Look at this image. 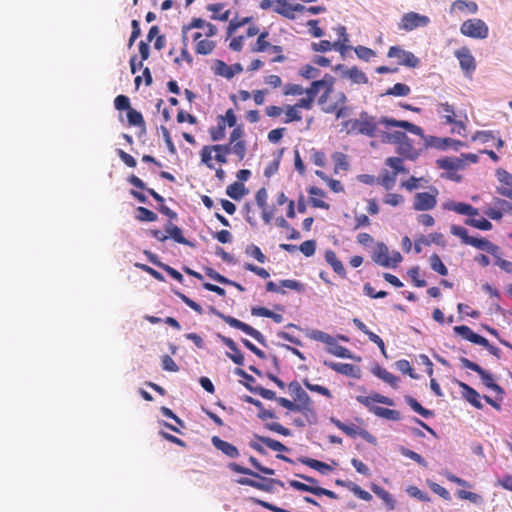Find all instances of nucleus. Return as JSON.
<instances>
[{
	"mask_svg": "<svg viewBox=\"0 0 512 512\" xmlns=\"http://www.w3.org/2000/svg\"><path fill=\"white\" fill-rule=\"evenodd\" d=\"M335 78L326 73L321 79L314 80L310 86L305 90L306 96L299 99L294 105L298 109L311 110L316 96L320 93L318 104L323 106L322 110L325 113H333L336 118H343L348 114L346 107L347 97L344 92H339L334 102L328 103V97L333 92Z\"/></svg>",
	"mask_w": 512,
	"mask_h": 512,
	"instance_id": "nucleus-1",
	"label": "nucleus"
},
{
	"mask_svg": "<svg viewBox=\"0 0 512 512\" xmlns=\"http://www.w3.org/2000/svg\"><path fill=\"white\" fill-rule=\"evenodd\" d=\"M356 400L367 407L370 412L378 417L392 421H399L401 419V414L399 411L373 405V403H381L388 406H393V399L387 396L381 395L379 393H373L370 396L359 395L356 397Z\"/></svg>",
	"mask_w": 512,
	"mask_h": 512,
	"instance_id": "nucleus-2",
	"label": "nucleus"
},
{
	"mask_svg": "<svg viewBox=\"0 0 512 512\" xmlns=\"http://www.w3.org/2000/svg\"><path fill=\"white\" fill-rule=\"evenodd\" d=\"M228 468L235 473L250 475V476L260 478L263 480L262 482H259V481H255L250 478H240L237 480V483L240 485L250 486V487L256 488L258 490L265 491V492H271L273 490V486L275 484L280 487L284 486V483L281 480L273 479V478L265 479V478L261 477L258 473L252 471L251 469L243 467L235 462L229 463Z\"/></svg>",
	"mask_w": 512,
	"mask_h": 512,
	"instance_id": "nucleus-3",
	"label": "nucleus"
},
{
	"mask_svg": "<svg viewBox=\"0 0 512 512\" xmlns=\"http://www.w3.org/2000/svg\"><path fill=\"white\" fill-rule=\"evenodd\" d=\"M347 134H361L373 138L377 135L378 123L375 117L362 111L359 118L348 119L343 122Z\"/></svg>",
	"mask_w": 512,
	"mask_h": 512,
	"instance_id": "nucleus-4",
	"label": "nucleus"
},
{
	"mask_svg": "<svg viewBox=\"0 0 512 512\" xmlns=\"http://www.w3.org/2000/svg\"><path fill=\"white\" fill-rule=\"evenodd\" d=\"M450 232L454 236H457L461 239V242L465 245L473 246L479 250H484L492 256H497L499 253V247L493 244L491 241L485 238H476L468 235V231L466 228L459 225H452L450 227Z\"/></svg>",
	"mask_w": 512,
	"mask_h": 512,
	"instance_id": "nucleus-5",
	"label": "nucleus"
},
{
	"mask_svg": "<svg viewBox=\"0 0 512 512\" xmlns=\"http://www.w3.org/2000/svg\"><path fill=\"white\" fill-rule=\"evenodd\" d=\"M228 154H230V145L226 144L205 145L200 151L201 162L209 169H214L213 159L220 164H226Z\"/></svg>",
	"mask_w": 512,
	"mask_h": 512,
	"instance_id": "nucleus-6",
	"label": "nucleus"
},
{
	"mask_svg": "<svg viewBox=\"0 0 512 512\" xmlns=\"http://www.w3.org/2000/svg\"><path fill=\"white\" fill-rule=\"evenodd\" d=\"M309 338L326 344L328 353L336 357L345 359H350L352 357L351 352L348 348L339 345L337 343L336 338H334L333 336L326 332L320 330H313L309 334Z\"/></svg>",
	"mask_w": 512,
	"mask_h": 512,
	"instance_id": "nucleus-7",
	"label": "nucleus"
},
{
	"mask_svg": "<svg viewBox=\"0 0 512 512\" xmlns=\"http://www.w3.org/2000/svg\"><path fill=\"white\" fill-rule=\"evenodd\" d=\"M269 36L268 31H262L252 46L251 51L255 53L261 52H269L274 54V57L271 58V62L273 63H283L286 61V56L283 54V47L280 45L271 44L267 38Z\"/></svg>",
	"mask_w": 512,
	"mask_h": 512,
	"instance_id": "nucleus-8",
	"label": "nucleus"
},
{
	"mask_svg": "<svg viewBox=\"0 0 512 512\" xmlns=\"http://www.w3.org/2000/svg\"><path fill=\"white\" fill-rule=\"evenodd\" d=\"M436 111L440 117L444 119L445 124L453 125V133L465 135L466 125L463 121L457 120V114L454 106L450 105L448 102L439 103Z\"/></svg>",
	"mask_w": 512,
	"mask_h": 512,
	"instance_id": "nucleus-9",
	"label": "nucleus"
},
{
	"mask_svg": "<svg viewBox=\"0 0 512 512\" xmlns=\"http://www.w3.org/2000/svg\"><path fill=\"white\" fill-rule=\"evenodd\" d=\"M460 32L466 37L474 39H485L488 37L489 28L482 19L472 18L464 21L461 24Z\"/></svg>",
	"mask_w": 512,
	"mask_h": 512,
	"instance_id": "nucleus-10",
	"label": "nucleus"
},
{
	"mask_svg": "<svg viewBox=\"0 0 512 512\" xmlns=\"http://www.w3.org/2000/svg\"><path fill=\"white\" fill-rule=\"evenodd\" d=\"M211 312L214 313L215 315H217L219 318H221L229 326L243 331L247 335L254 338L260 344L265 345V337L262 335V333H260L258 330H256L252 326H250L232 316L224 315L223 313L218 312L215 308H211Z\"/></svg>",
	"mask_w": 512,
	"mask_h": 512,
	"instance_id": "nucleus-11",
	"label": "nucleus"
},
{
	"mask_svg": "<svg viewBox=\"0 0 512 512\" xmlns=\"http://www.w3.org/2000/svg\"><path fill=\"white\" fill-rule=\"evenodd\" d=\"M373 260L383 267H396L402 261V256L398 251L390 252L384 243H378L373 254Z\"/></svg>",
	"mask_w": 512,
	"mask_h": 512,
	"instance_id": "nucleus-12",
	"label": "nucleus"
},
{
	"mask_svg": "<svg viewBox=\"0 0 512 512\" xmlns=\"http://www.w3.org/2000/svg\"><path fill=\"white\" fill-rule=\"evenodd\" d=\"M264 445L276 452H287L289 448L282 444L280 441L272 439L270 437L260 436L255 434L253 439L249 442L250 448L257 451L258 453L265 455L267 452Z\"/></svg>",
	"mask_w": 512,
	"mask_h": 512,
	"instance_id": "nucleus-13",
	"label": "nucleus"
},
{
	"mask_svg": "<svg viewBox=\"0 0 512 512\" xmlns=\"http://www.w3.org/2000/svg\"><path fill=\"white\" fill-rule=\"evenodd\" d=\"M460 362L464 368L470 369V370L476 372L480 376L482 383L487 388L492 389L499 393L503 392L502 387L495 383L493 375L491 373H489L488 371L484 370L480 365H478L477 363H475L465 357H461Z\"/></svg>",
	"mask_w": 512,
	"mask_h": 512,
	"instance_id": "nucleus-14",
	"label": "nucleus"
},
{
	"mask_svg": "<svg viewBox=\"0 0 512 512\" xmlns=\"http://www.w3.org/2000/svg\"><path fill=\"white\" fill-rule=\"evenodd\" d=\"M244 130L241 126L235 127L229 137L230 153H234L239 161L246 155V142L243 140Z\"/></svg>",
	"mask_w": 512,
	"mask_h": 512,
	"instance_id": "nucleus-15",
	"label": "nucleus"
},
{
	"mask_svg": "<svg viewBox=\"0 0 512 512\" xmlns=\"http://www.w3.org/2000/svg\"><path fill=\"white\" fill-rule=\"evenodd\" d=\"M438 190L431 188L430 192H419L414 196L413 209L416 211H427L433 209L437 204Z\"/></svg>",
	"mask_w": 512,
	"mask_h": 512,
	"instance_id": "nucleus-16",
	"label": "nucleus"
},
{
	"mask_svg": "<svg viewBox=\"0 0 512 512\" xmlns=\"http://www.w3.org/2000/svg\"><path fill=\"white\" fill-rule=\"evenodd\" d=\"M388 58H395L399 65L415 68L419 64V59L410 51H406L399 46H391L387 53Z\"/></svg>",
	"mask_w": 512,
	"mask_h": 512,
	"instance_id": "nucleus-17",
	"label": "nucleus"
},
{
	"mask_svg": "<svg viewBox=\"0 0 512 512\" xmlns=\"http://www.w3.org/2000/svg\"><path fill=\"white\" fill-rule=\"evenodd\" d=\"M331 422L338 429H340L342 432H344L346 435H348L350 437L354 438L356 436H360L364 440H366L368 443L376 444V438L371 433H369L367 430L360 428L359 426H356L354 424L347 425L335 418H331Z\"/></svg>",
	"mask_w": 512,
	"mask_h": 512,
	"instance_id": "nucleus-18",
	"label": "nucleus"
},
{
	"mask_svg": "<svg viewBox=\"0 0 512 512\" xmlns=\"http://www.w3.org/2000/svg\"><path fill=\"white\" fill-rule=\"evenodd\" d=\"M458 59L460 67L466 77H471L476 70V61L471 51L467 47H461L454 53Z\"/></svg>",
	"mask_w": 512,
	"mask_h": 512,
	"instance_id": "nucleus-19",
	"label": "nucleus"
},
{
	"mask_svg": "<svg viewBox=\"0 0 512 512\" xmlns=\"http://www.w3.org/2000/svg\"><path fill=\"white\" fill-rule=\"evenodd\" d=\"M379 123L384 125L387 128H390V127L403 128V129H405V131L410 132L417 136L423 137V135H424L423 129L420 126L415 125L406 120H396V119L388 117V116H382L379 119Z\"/></svg>",
	"mask_w": 512,
	"mask_h": 512,
	"instance_id": "nucleus-20",
	"label": "nucleus"
},
{
	"mask_svg": "<svg viewBox=\"0 0 512 512\" xmlns=\"http://www.w3.org/2000/svg\"><path fill=\"white\" fill-rule=\"evenodd\" d=\"M289 485L296 490L303 491V492H309L316 496L324 495L331 499H338V495L334 491L326 489V488L308 485L306 483H303V482H300L297 480H290Z\"/></svg>",
	"mask_w": 512,
	"mask_h": 512,
	"instance_id": "nucleus-21",
	"label": "nucleus"
},
{
	"mask_svg": "<svg viewBox=\"0 0 512 512\" xmlns=\"http://www.w3.org/2000/svg\"><path fill=\"white\" fill-rule=\"evenodd\" d=\"M324 366L347 377L360 378V368L350 363H337L332 361H323Z\"/></svg>",
	"mask_w": 512,
	"mask_h": 512,
	"instance_id": "nucleus-22",
	"label": "nucleus"
},
{
	"mask_svg": "<svg viewBox=\"0 0 512 512\" xmlns=\"http://www.w3.org/2000/svg\"><path fill=\"white\" fill-rule=\"evenodd\" d=\"M431 244H436L439 246H444V236L439 232H434L429 234L428 236L420 235L414 241V250L418 254L422 252L423 246H430Z\"/></svg>",
	"mask_w": 512,
	"mask_h": 512,
	"instance_id": "nucleus-23",
	"label": "nucleus"
},
{
	"mask_svg": "<svg viewBox=\"0 0 512 512\" xmlns=\"http://www.w3.org/2000/svg\"><path fill=\"white\" fill-rule=\"evenodd\" d=\"M429 23L427 16L419 15L415 12L406 13L402 17L401 28L406 31H411L420 26H426Z\"/></svg>",
	"mask_w": 512,
	"mask_h": 512,
	"instance_id": "nucleus-24",
	"label": "nucleus"
},
{
	"mask_svg": "<svg viewBox=\"0 0 512 512\" xmlns=\"http://www.w3.org/2000/svg\"><path fill=\"white\" fill-rule=\"evenodd\" d=\"M443 209L448 211H454L461 215L476 216L479 214L477 208L464 202L448 201L443 204Z\"/></svg>",
	"mask_w": 512,
	"mask_h": 512,
	"instance_id": "nucleus-25",
	"label": "nucleus"
},
{
	"mask_svg": "<svg viewBox=\"0 0 512 512\" xmlns=\"http://www.w3.org/2000/svg\"><path fill=\"white\" fill-rule=\"evenodd\" d=\"M497 178L500 182L497 192L512 199V175L504 169H498Z\"/></svg>",
	"mask_w": 512,
	"mask_h": 512,
	"instance_id": "nucleus-26",
	"label": "nucleus"
},
{
	"mask_svg": "<svg viewBox=\"0 0 512 512\" xmlns=\"http://www.w3.org/2000/svg\"><path fill=\"white\" fill-rule=\"evenodd\" d=\"M211 443L217 450L221 451L225 456L232 459L239 457L238 448L235 445L225 440H222L219 436H213L211 438Z\"/></svg>",
	"mask_w": 512,
	"mask_h": 512,
	"instance_id": "nucleus-27",
	"label": "nucleus"
},
{
	"mask_svg": "<svg viewBox=\"0 0 512 512\" xmlns=\"http://www.w3.org/2000/svg\"><path fill=\"white\" fill-rule=\"evenodd\" d=\"M311 49L314 52H327L330 50H336L341 54H344L349 49V46H344L343 43L340 42L321 40L320 42L311 43Z\"/></svg>",
	"mask_w": 512,
	"mask_h": 512,
	"instance_id": "nucleus-28",
	"label": "nucleus"
},
{
	"mask_svg": "<svg viewBox=\"0 0 512 512\" xmlns=\"http://www.w3.org/2000/svg\"><path fill=\"white\" fill-rule=\"evenodd\" d=\"M396 152L404 159L416 160L419 156V152L413 146L412 141L407 137L404 141L397 144Z\"/></svg>",
	"mask_w": 512,
	"mask_h": 512,
	"instance_id": "nucleus-29",
	"label": "nucleus"
},
{
	"mask_svg": "<svg viewBox=\"0 0 512 512\" xmlns=\"http://www.w3.org/2000/svg\"><path fill=\"white\" fill-rule=\"evenodd\" d=\"M458 385L462 389V395L466 401H468L477 409L483 408V405L480 401V395L473 387L461 381L458 382Z\"/></svg>",
	"mask_w": 512,
	"mask_h": 512,
	"instance_id": "nucleus-30",
	"label": "nucleus"
},
{
	"mask_svg": "<svg viewBox=\"0 0 512 512\" xmlns=\"http://www.w3.org/2000/svg\"><path fill=\"white\" fill-rule=\"evenodd\" d=\"M453 330L456 334L460 335L461 337L470 341L471 343L477 345L486 343L485 337L475 333L470 327L466 325L455 326Z\"/></svg>",
	"mask_w": 512,
	"mask_h": 512,
	"instance_id": "nucleus-31",
	"label": "nucleus"
},
{
	"mask_svg": "<svg viewBox=\"0 0 512 512\" xmlns=\"http://www.w3.org/2000/svg\"><path fill=\"white\" fill-rule=\"evenodd\" d=\"M288 389L291 395L294 397L297 405L308 404L312 401L310 396L303 390L298 381H292L288 384Z\"/></svg>",
	"mask_w": 512,
	"mask_h": 512,
	"instance_id": "nucleus-32",
	"label": "nucleus"
},
{
	"mask_svg": "<svg viewBox=\"0 0 512 512\" xmlns=\"http://www.w3.org/2000/svg\"><path fill=\"white\" fill-rule=\"evenodd\" d=\"M221 341L232 351V353H227V356L237 365L244 364V356L241 351L238 349L236 343L226 336H220Z\"/></svg>",
	"mask_w": 512,
	"mask_h": 512,
	"instance_id": "nucleus-33",
	"label": "nucleus"
},
{
	"mask_svg": "<svg viewBox=\"0 0 512 512\" xmlns=\"http://www.w3.org/2000/svg\"><path fill=\"white\" fill-rule=\"evenodd\" d=\"M324 257L326 262L332 267L335 273H337L342 278L346 277V270L344 268V265L337 258V255L333 250H326Z\"/></svg>",
	"mask_w": 512,
	"mask_h": 512,
	"instance_id": "nucleus-34",
	"label": "nucleus"
},
{
	"mask_svg": "<svg viewBox=\"0 0 512 512\" xmlns=\"http://www.w3.org/2000/svg\"><path fill=\"white\" fill-rule=\"evenodd\" d=\"M308 192L311 195L310 203L314 208H322L326 210L330 208L329 204L323 200L326 193L322 189L318 187H311Z\"/></svg>",
	"mask_w": 512,
	"mask_h": 512,
	"instance_id": "nucleus-35",
	"label": "nucleus"
},
{
	"mask_svg": "<svg viewBox=\"0 0 512 512\" xmlns=\"http://www.w3.org/2000/svg\"><path fill=\"white\" fill-rule=\"evenodd\" d=\"M371 490L385 503L387 510L392 511L395 509L396 501L387 490L377 484H372Z\"/></svg>",
	"mask_w": 512,
	"mask_h": 512,
	"instance_id": "nucleus-36",
	"label": "nucleus"
},
{
	"mask_svg": "<svg viewBox=\"0 0 512 512\" xmlns=\"http://www.w3.org/2000/svg\"><path fill=\"white\" fill-rule=\"evenodd\" d=\"M343 77L348 78L355 84H367L369 82L367 75L357 66H353L345 70L343 72Z\"/></svg>",
	"mask_w": 512,
	"mask_h": 512,
	"instance_id": "nucleus-37",
	"label": "nucleus"
},
{
	"mask_svg": "<svg viewBox=\"0 0 512 512\" xmlns=\"http://www.w3.org/2000/svg\"><path fill=\"white\" fill-rule=\"evenodd\" d=\"M128 181L134 187L147 191L160 205H164V198L154 189L146 187V184L136 175H131Z\"/></svg>",
	"mask_w": 512,
	"mask_h": 512,
	"instance_id": "nucleus-38",
	"label": "nucleus"
},
{
	"mask_svg": "<svg viewBox=\"0 0 512 512\" xmlns=\"http://www.w3.org/2000/svg\"><path fill=\"white\" fill-rule=\"evenodd\" d=\"M372 373L383 380L384 382L388 383L391 387L397 388L399 383V378L386 370L385 368L381 366H376L373 368Z\"/></svg>",
	"mask_w": 512,
	"mask_h": 512,
	"instance_id": "nucleus-39",
	"label": "nucleus"
},
{
	"mask_svg": "<svg viewBox=\"0 0 512 512\" xmlns=\"http://www.w3.org/2000/svg\"><path fill=\"white\" fill-rule=\"evenodd\" d=\"M298 461L314 470H317L321 474H326L333 469L329 464L313 458L301 457Z\"/></svg>",
	"mask_w": 512,
	"mask_h": 512,
	"instance_id": "nucleus-40",
	"label": "nucleus"
},
{
	"mask_svg": "<svg viewBox=\"0 0 512 512\" xmlns=\"http://www.w3.org/2000/svg\"><path fill=\"white\" fill-rule=\"evenodd\" d=\"M165 231L168 237L172 238L175 242L190 245V242L183 236L182 230L171 221L165 225Z\"/></svg>",
	"mask_w": 512,
	"mask_h": 512,
	"instance_id": "nucleus-41",
	"label": "nucleus"
},
{
	"mask_svg": "<svg viewBox=\"0 0 512 512\" xmlns=\"http://www.w3.org/2000/svg\"><path fill=\"white\" fill-rule=\"evenodd\" d=\"M290 0H275L274 12L290 20L295 19Z\"/></svg>",
	"mask_w": 512,
	"mask_h": 512,
	"instance_id": "nucleus-42",
	"label": "nucleus"
},
{
	"mask_svg": "<svg viewBox=\"0 0 512 512\" xmlns=\"http://www.w3.org/2000/svg\"><path fill=\"white\" fill-rule=\"evenodd\" d=\"M206 22L202 18H193L189 24L183 25L181 32H182V42L186 46L188 42V33L192 29H203L205 28Z\"/></svg>",
	"mask_w": 512,
	"mask_h": 512,
	"instance_id": "nucleus-43",
	"label": "nucleus"
},
{
	"mask_svg": "<svg viewBox=\"0 0 512 512\" xmlns=\"http://www.w3.org/2000/svg\"><path fill=\"white\" fill-rule=\"evenodd\" d=\"M453 11H468L474 14L478 11V5L474 1L456 0L451 5V12Z\"/></svg>",
	"mask_w": 512,
	"mask_h": 512,
	"instance_id": "nucleus-44",
	"label": "nucleus"
},
{
	"mask_svg": "<svg viewBox=\"0 0 512 512\" xmlns=\"http://www.w3.org/2000/svg\"><path fill=\"white\" fill-rule=\"evenodd\" d=\"M246 193L244 184L238 181L230 184L226 189V194L234 200H240Z\"/></svg>",
	"mask_w": 512,
	"mask_h": 512,
	"instance_id": "nucleus-45",
	"label": "nucleus"
},
{
	"mask_svg": "<svg viewBox=\"0 0 512 512\" xmlns=\"http://www.w3.org/2000/svg\"><path fill=\"white\" fill-rule=\"evenodd\" d=\"M296 412H300L305 417L306 422L310 425L317 422V414L313 408L312 401L308 402V404L299 405Z\"/></svg>",
	"mask_w": 512,
	"mask_h": 512,
	"instance_id": "nucleus-46",
	"label": "nucleus"
},
{
	"mask_svg": "<svg viewBox=\"0 0 512 512\" xmlns=\"http://www.w3.org/2000/svg\"><path fill=\"white\" fill-rule=\"evenodd\" d=\"M403 159L401 157H388L385 161V164L393 169V174L397 177L399 173L407 174L409 171L406 169L403 163Z\"/></svg>",
	"mask_w": 512,
	"mask_h": 512,
	"instance_id": "nucleus-47",
	"label": "nucleus"
},
{
	"mask_svg": "<svg viewBox=\"0 0 512 512\" xmlns=\"http://www.w3.org/2000/svg\"><path fill=\"white\" fill-rule=\"evenodd\" d=\"M406 403L415 411L420 414L424 418H430L434 415L432 410L424 408L415 398L411 396L405 397Z\"/></svg>",
	"mask_w": 512,
	"mask_h": 512,
	"instance_id": "nucleus-48",
	"label": "nucleus"
},
{
	"mask_svg": "<svg viewBox=\"0 0 512 512\" xmlns=\"http://www.w3.org/2000/svg\"><path fill=\"white\" fill-rule=\"evenodd\" d=\"M283 111L285 112V118L283 119V123L285 124L299 122L302 120V115L294 104L286 105Z\"/></svg>",
	"mask_w": 512,
	"mask_h": 512,
	"instance_id": "nucleus-49",
	"label": "nucleus"
},
{
	"mask_svg": "<svg viewBox=\"0 0 512 512\" xmlns=\"http://www.w3.org/2000/svg\"><path fill=\"white\" fill-rule=\"evenodd\" d=\"M213 71L216 75L224 77L226 79L233 78V72L231 66L226 64L222 60H216L213 66Z\"/></svg>",
	"mask_w": 512,
	"mask_h": 512,
	"instance_id": "nucleus-50",
	"label": "nucleus"
},
{
	"mask_svg": "<svg viewBox=\"0 0 512 512\" xmlns=\"http://www.w3.org/2000/svg\"><path fill=\"white\" fill-rule=\"evenodd\" d=\"M429 263L431 269L440 274L441 276H446L448 274V269L438 254H432L429 257Z\"/></svg>",
	"mask_w": 512,
	"mask_h": 512,
	"instance_id": "nucleus-51",
	"label": "nucleus"
},
{
	"mask_svg": "<svg viewBox=\"0 0 512 512\" xmlns=\"http://www.w3.org/2000/svg\"><path fill=\"white\" fill-rule=\"evenodd\" d=\"M127 120L130 126L141 127L145 131V121L143 115L134 108L127 111Z\"/></svg>",
	"mask_w": 512,
	"mask_h": 512,
	"instance_id": "nucleus-52",
	"label": "nucleus"
},
{
	"mask_svg": "<svg viewBox=\"0 0 512 512\" xmlns=\"http://www.w3.org/2000/svg\"><path fill=\"white\" fill-rule=\"evenodd\" d=\"M224 7V4L222 3H215V4H209L207 6V10L212 12L213 15L211 16L214 20H220V21H228L230 16V10H226L221 15H217L218 12H220Z\"/></svg>",
	"mask_w": 512,
	"mask_h": 512,
	"instance_id": "nucleus-53",
	"label": "nucleus"
},
{
	"mask_svg": "<svg viewBox=\"0 0 512 512\" xmlns=\"http://www.w3.org/2000/svg\"><path fill=\"white\" fill-rule=\"evenodd\" d=\"M209 134L212 141H220L225 138L226 126L223 121H217V125L209 128Z\"/></svg>",
	"mask_w": 512,
	"mask_h": 512,
	"instance_id": "nucleus-54",
	"label": "nucleus"
},
{
	"mask_svg": "<svg viewBox=\"0 0 512 512\" xmlns=\"http://www.w3.org/2000/svg\"><path fill=\"white\" fill-rule=\"evenodd\" d=\"M215 48V42L203 39L196 43L195 46V52L200 55H208L210 54Z\"/></svg>",
	"mask_w": 512,
	"mask_h": 512,
	"instance_id": "nucleus-55",
	"label": "nucleus"
},
{
	"mask_svg": "<svg viewBox=\"0 0 512 512\" xmlns=\"http://www.w3.org/2000/svg\"><path fill=\"white\" fill-rule=\"evenodd\" d=\"M246 388L254 394L260 395L262 398L267 400H276V394L274 391L266 389L262 386H251L246 384Z\"/></svg>",
	"mask_w": 512,
	"mask_h": 512,
	"instance_id": "nucleus-56",
	"label": "nucleus"
},
{
	"mask_svg": "<svg viewBox=\"0 0 512 512\" xmlns=\"http://www.w3.org/2000/svg\"><path fill=\"white\" fill-rule=\"evenodd\" d=\"M321 71L313 65L306 64L299 70V75L307 80L316 79L320 76Z\"/></svg>",
	"mask_w": 512,
	"mask_h": 512,
	"instance_id": "nucleus-57",
	"label": "nucleus"
},
{
	"mask_svg": "<svg viewBox=\"0 0 512 512\" xmlns=\"http://www.w3.org/2000/svg\"><path fill=\"white\" fill-rule=\"evenodd\" d=\"M157 218H158L157 214L154 213L153 211H151L145 207H142V206H139L137 208L136 219L138 221L154 222L157 220Z\"/></svg>",
	"mask_w": 512,
	"mask_h": 512,
	"instance_id": "nucleus-58",
	"label": "nucleus"
},
{
	"mask_svg": "<svg viewBox=\"0 0 512 512\" xmlns=\"http://www.w3.org/2000/svg\"><path fill=\"white\" fill-rule=\"evenodd\" d=\"M411 92V89L408 85L404 83H396L393 87L389 88L386 91L387 95H393V96H399L404 97L408 96Z\"/></svg>",
	"mask_w": 512,
	"mask_h": 512,
	"instance_id": "nucleus-59",
	"label": "nucleus"
},
{
	"mask_svg": "<svg viewBox=\"0 0 512 512\" xmlns=\"http://www.w3.org/2000/svg\"><path fill=\"white\" fill-rule=\"evenodd\" d=\"M465 224L474 228H477L479 230L488 231L492 229V224L489 220L485 218L481 219H474V218H468L465 220Z\"/></svg>",
	"mask_w": 512,
	"mask_h": 512,
	"instance_id": "nucleus-60",
	"label": "nucleus"
},
{
	"mask_svg": "<svg viewBox=\"0 0 512 512\" xmlns=\"http://www.w3.org/2000/svg\"><path fill=\"white\" fill-rule=\"evenodd\" d=\"M354 52L357 55V57L364 61H369L371 58L376 56V53L371 48L358 45L354 48Z\"/></svg>",
	"mask_w": 512,
	"mask_h": 512,
	"instance_id": "nucleus-61",
	"label": "nucleus"
},
{
	"mask_svg": "<svg viewBox=\"0 0 512 512\" xmlns=\"http://www.w3.org/2000/svg\"><path fill=\"white\" fill-rule=\"evenodd\" d=\"M175 295L181 299L188 307H190L192 310H194L197 314L202 315L203 309L202 307L196 303L194 300L187 297L184 293L180 291H174Z\"/></svg>",
	"mask_w": 512,
	"mask_h": 512,
	"instance_id": "nucleus-62",
	"label": "nucleus"
},
{
	"mask_svg": "<svg viewBox=\"0 0 512 512\" xmlns=\"http://www.w3.org/2000/svg\"><path fill=\"white\" fill-rule=\"evenodd\" d=\"M336 169L348 170L349 162L346 154L342 152H336L332 156Z\"/></svg>",
	"mask_w": 512,
	"mask_h": 512,
	"instance_id": "nucleus-63",
	"label": "nucleus"
},
{
	"mask_svg": "<svg viewBox=\"0 0 512 512\" xmlns=\"http://www.w3.org/2000/svg\"><path fill=\"white\" fill-rule=\"evenodd\" d=\"M305 90L301 85L288 83L283 88V95L285 96H300L305 93Z\"/></svg>",
	"mask_w": 512,
	"mask_h": 512,
	"instance_id": "nucleus-64",
	"label": "nucleus"
}]
</instances>
